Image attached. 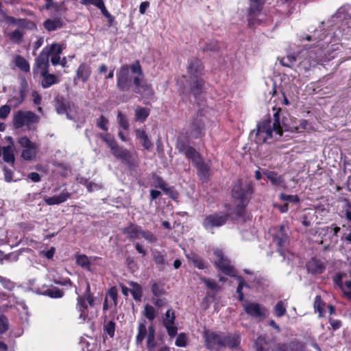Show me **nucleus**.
<instances>
[{
    "label": "nucleus",
    "instance_id": "5",
    "mask_svg": "<svg viewBox=\"0 0 351 351\" xmlns=\"http://www.w3.org/2000/svg\"><path fill=\"white\" fill-rule=\"evenodd\" d=\"M132 71L134 76V84H135V91L142 96L149 98L153 95V90L149 84L141 83L142 71L138 62L132 64Z\"/></svg>",
    "mask_w": 351,
    "mask_h": 351
},
{
    "label": "nucleus",
    "instance_id": "41",
    "mask_svg": "<svg viewBox=\"0 0 351 351\" xmlns=\"http://www.w3.org/2000/svg\"><path fill=\"white\" fill-rule=\"evenodd\" d=\"M297 61V57L294 54H288L280 60V64L287 67H291Z\"/></svg>",
    "mask_w": 351,
    "mask_h": 351
},
{
    "label": "nucleus",
    "instance_id": "34",
    "mask_svg": "<svg viewBox=\"0 0 351 351\" xmlns=\"http://www.w3.org/2000/svg\"><path fill=\"white\" fill-rule=\"evenodd\" d=\"M37 66L43 70V72L49 65V56L43 49L36 60Z\"/></svg>",
    "mask_w": 351,
    "mask_h": 351
},
{
    "label": "nucleus",
    "instance_id": "28",
    "mask_svg": "<svg viewBox=\"0 0 351 351\" xmlns=\"http://www.w3.org/2000/svg\"><path fill=\"white\" fill-rule=\"evenodd\" d=\"M282 351H306L304 345L298 341H293L280 347Z\"/></svg>",
    "mask_w": 351,
    "mask_h": 351
},
{
    "label": "nucleus",
    "instance_id": "16",
    "mask_svg": "<svg viewBox=\"0 0 351 351\" xmlns=\"http://www.w3.org/2000/svg\"><path fill=\"white\" fill-rule=\"evenodd\" d=\"M175 319L176 317L173 311L171 309L167 310L163 319V324L167 329L168 335L171 337H175L177 334L178 329L174 325Z\"/></svg>",
    "mask_w": 351,
    "mask_h": 351
},
{
    "label": "nucleus",
    "instance_id": "2",
    "mask_svg": "<svg viewBox=\"0 0 351 351\" xmlns=\"http://www.w3.org/2000/svg\"><path fill=\"white\" fill-rule=\"evenodd\" d=\"M188 72L192 79L191 83V93L195 97L199 95L203 90L204 82L198 76L202 71V62L199 60L193 58L190 60L187 67Z\"/></svg>",
    "mask_w": 351,
    "mask_h": 351
},
{
    "label": "nucleus",
    "instance_id": "42",
    "mask_svg": "<svg viewBox=\"0 0 351 351\" xmlns=\"http://www.w3.org/2000/svg\"><path fill=\"white\" fill-rule=\"evenodd\" d=\"M116 324L113 320L104 321V330L110 337H113L115 332Z\"/></svg>",
    "mask_w": 351,
    "mask_h": 351
},
{
    "label": "nucleus",
    "instance_id": "47",
    "mask_svg": "<svg viewBox=\"0 0 351 351\" xmlns=\"http://www.w3.org/2000/svg\"><path fill=\"white\" fill-rule=\"evenodd\" d=\"M9 38L12 42L19 44L23 40V32L19 29H16L9 34Z\"/></svg>",
    "mask_w": 351,
    "mask_h": 351
},
{
    "label": "nucleus",
    "instance_id": "33",
    "mask_svg": "<svg viewBox=\"0 0 351 351\" xmlns=\"http://www.w3.org/2000/svg\"><path fill=\"white\" fill-rule=\"evenodd\" d=\"M112 154L119 159L126 160L130 158L129 152L122 147H119L118 145L115 146L111 149Z\"/></svg>",
    "mask_w": 351,
    "mask_h": 351
},
{
    "label": "nucleus",
    "instance_id": "39",
    "mask_svg": "<svg viewBox=\"0 0 351 351\" xmlns=\"http://www.w3.org/2000/svg\"><path fill=\"white\" fill-rule=\"evenodd\" d=\"M198 169V171H199V175L200 176V178L204 180H206L208 177V173H209V167H208L207 165L203 163L202 162V160L199 161V164L198 165H195Z\"/></svg>",
    "mask_w": 351,
    "mask_h": 351
},
{
    "label": "nucleus",
    "instance_id": "9",
    "mask_svg": "<svg viewBox=\"0 0 351 351\" xmlns=\"http://www.w3.org/2000/svg\"><path fill=\"white\" fill-rule=\"evenodd\" d=\"M134 75L132 71V65H123L117 73V86L121 90H128L134 80Z\"/></svg>",
    "mask_w": 351,
    "mask_h": 351
},
{
    "label": "nucleus",
    "instance_id": "51",
    "mask_svg": "<svg viewBox=\"0 0 351 351\" xmlns=\"http://www.w3.org/2000/svg\"><path fill=\"white\" fill-rule=\"evenodd\" d=\"M80 182L86 186V188L89 192L97 191L101 189L100 184L97 183L92 182H88L87 180L83 179L80 180Z\"/></svg>",
    "mask_w": 351,
    "mask_h": 351
},
{
    "label": "nucleus",
    "instance_id": "54",
    "mask_svg": "<svg viewBox=\"0 0 351 351\" xmlns=\"http://www.w3.org/2000/svg\"><path fill=\"white\" fill-rule=\"evenodd\" d=\"M237 278L239 282V285L237 289V292L239 294V300L242 301L243 300L244 295L241 291L243 287L244 286H247V285L245 284L244 280L241 276H237Z\"/></svg>",
    "mask_w": 351,
    "mask_h": 351
},
{
    "label": "nucleus",
    "instance_id": "19",
    "mask_svg": "<svg viewBox=\"0 0 351 351\" xmlns=\"http://www.w3.org/2000/svg\"><path fill=\"white\" fill-rule=\"evenodd\" d=\"M70 197L71 193L66 189H64L59 195L45 198V202L49 206L58 205L65 202Z\"/></svg>",
    "mask_w": 351,
    "mask_h": 351
},
{
    "label": "nucleus",
    "instance_id": "52",
    "mask_svg": "<svg viewBox=\"0 0 351 351\" xmlns=\"http://www.w3.org/2000/svg\"><path fill=\"white\" fill-rule=\"evenodd\" d=\"M56 109L58 114H62L66 113L68 119H73V117H71L69 115V114L67 111L66 106L64 104L58 101L56 105Z\"/></svg>",
    "mask_w": 351,
    "mask_h": 351
},
{
    "label": "nucleus",
    "instance_id": "59",
    "mask_svg": "<svg viewBox=\"0 0 351 351\" xmlns=\"http://www.w3.org/2000/svg\"><path fill=\"white\" fill-rule=\"evenodd\" d=\"M10 106L8 105H3L0 107V119H5L10 113Z\"/></svg>",
    "mask_w": 351,
    "mask_h": 351
},
{
    "label": "nucleus",
    "instance_id": "55",
    "mask_svg": "<svg viewBox=\"0 0 351 351\" xmlns=\"http://www.w3.org/2000/svg\"><path fill=\"white\" fill-rule=\"evenodd\" d=\"M0 283L2 285V286L10 291H12L15 287L14 283L11 281L10 279L3 278L0 276Z\"/></svg>",
    "mask_w": 351,
    "mask_h": 351
},
{
    "label": "nucleus",
    "instance_id": "43",
    "mask_svg": "<svg viewBox=\"0 0 351 351\" xmlns=\"http://www.w3.org/2000/svg\"><path fill=\"white\" fill-rule=\"evenodd\" d=\"M143 315L150 321L155 319L156 312L154 306L150 304H146L143 312Z\"/></svg>",
    "mask_w": 351,
    "mask_h": 351
},
{
    "label": "nucleus",
    "instance_id": "22",
    "mask_svg": "<svg viewBox=\"0 0 351 351\" xmlns=\"http://www.w3.org/2000/svg\"><path fill=\"white\" fill-rule=\"evenodd\" d=\"M123 234L127 235L129 239H139L142 232L140 226L135 224H130L128 226L121 230Z\"/></svg>",
    "mask_w": 351,
    "mask_h": 351
},
{
    "label": "nucleus",
    "instance_id": "61",
    "mask_svg": "<svg viewBox=\"0 0 351 351\" xmlns=\"http://www.w3.org/2000/svg\"><path fill=\"white\" fill-rule=\"evenodd\" d=\"M186 336L184 333H181L178 336L175 343L178 347H185L186 346Z\"/></svg>",
    "mask_w": 351,
    "mask_h": 351
},
{
    "label": "nucleus",
    "instance_id": "27",
    "mask_svg": "<svg viewBox=\"0 0 351 351\" xmlns=\"http://www.w3.org/2000/svg\"><path fill=\"white\" fill-rule=\"evenodd\" d=\"M241 341V338L238 335H224V343L223 347H228L233 349L237 348Z\"/></svg>",
    "mask_w": 351,
    "mask_h": 351
},
{
    "label": "nucleus",
    "instance_id": "46",
    "mask_svg": "<svg viewBox=\"0 0 351 351\" xmlns=\"http://www.w3.org/2000/svg\"><path fill=\"white\" fill-rule=\"evenodd\" d=\"M99 137L108 145L112 149L117 145L114 138L110 134H100Z\"/></svg>",
    "mask_w": 351,
    "mask_h": 351
},
{
    "label": "nucleus",
    "instance_id": "44",
    "mask_svg": "<svg viewBox=\"0 0 351 351\" xmlns=\"http://www.w3.org/2000/svg\"><path fill=\"white\" fill-rule=\"evenodd\" d=\"M43 80L42 82V85L44 88H48L56 82V78L54 75L46 74L45 72H43Z\"/></svg>",
    "mask_w": 351,
    "mask_h": 351
},
{
    "label": "nucleus",
    "instance_id": "25",
    "mask_svg": "<svg viewBox=\"0 0 351 351\" xmlns=\"http://www.w3.org/2000/svg\"><path fill=\"white\" fill-rule=\"evenodd\" d=\"M135 134L136 138L141 141V143L145 149H150L153 147V144L145 130L136 129Z\"/></svg>",
    "mask_w": 351,
    "mask_h": 351
},
{
    "label": "nucleus",
    "instance_id": "60",
    "mask_svg": "<svg viewBox=\"0 0 351 351\" xmlns=\"http://www.w3.org/2000/svg\"><path fill=\"white\" fill-rule=\"evenodd\" d=\"M107 298H110L113 300L114 304L117 305V289L115 287H111L108 292Z\"/></svg>",
    "mask_w": 351,
    "mask_h": 351
},
{
    "label": "nucleus",
    "instance_id": "6",
    "mask_svg": "<svg viewBox=\"0 0 351 351\" xmlns=\"http://www.w3.org/2000/svg\"><path fill=\"white\" fill-rule=\"evenodd\" d=\"M250 193V187L247 185H242L239 182L232 189V197L235 201V206L239 214L248 202V194Z\"/></svg>",
    "mask_w": 351,
    "mask_h": 351
},
{
    "label": "nucleus",
    "instance_id": "24",
    "mask_svg": "<svg viewBox=\"0 0 351 351\" xmlns=\"http://www.w3.org/2000/svg\"><path fill=\"white\" fill-rule=\"evenodd\" d=\"M10 145L2 147L3 158L5 162L14 164L15 158L14 154V147L12 138H8Z\"/></svg>",
    "mask_w": 351,
    "mask_h": 351
},
{
    "label": "nucleus",
    "instance_id": "37",
    "mask_svg": "<svg viewBox=\"0 0 351 351\" xmlns=\"http://www.w3.org/2000/svg\"><path fill=\"white\" fill-rule=\"evenodd\" d=\"M76 263L77 264L88 270H90V261L89 258L84 254H79L76 256Z\"/></svg>",
    "mask_w": 351,
    "mask_h": 351
},
{
    "label": "nucleus",
    "instance_id": "64",
    "mask_svg": "<svg viewBox=\"0 0 351 351\" xmlns=\"http://www.w3.org/2000/svg\"><path fill=\"white\" fill-rule=\"evenodd\" d=\"M265 343V340L263 337H258L255 343L256 350L257 351H265V348L264 344Z\"/></svg>",
    "mask_w": 351,
    "mask_h": 351
},
{
    "label": "nucleus",
    "instance_id": "56",
    "mask_svg": "<svg viewBox=\"0 0 351 351\" xmlns=\"http://www.w3.org/2000/svg\"><path fill=\"white\" fill-rule=\"evenodd\" d=\"M141 237H143L146 241L149 243H154L156 241V237L149 231L142 230Z\"/></svg>",
    "mask_w": 351,
    "mask_h": 351
},
{
    "label": "nucleus",
    "instance_id": "62",
    "mask_svg": "<svg viewBox=\"0 0 351 351\" xmlns=\"http://www.w3.org/2000/svg\"><path fill=\"white\" fill-rule=\"evenodd\" d=\"M10 103L13 105L14 108L18 107L20 104H21L23 101V95L21 93L18 96H14L12 99H10Z\"/></svg>",
    "mask_w": 351,
    "mask_h": 351
},
{
    "label": "nucleus",
    "instance_id": "31",
    "mask_svg": "<svg viewBox=\"0 0 351 351\" xmlns=\"http://www.w3.org/2000/svg\"><path fill=\"white\" fill-rule=\"evenodd\" d=\"M155 328L151 325L148 327V335L147 339V348L148 351H154L156 347Z\"/></svg>",
    "mask_w": 351,
    "mask_h": 351
},
{
    "label": "nucleus",
    "instance_id": "20",
    "mask_svg": "<svg viewBox=\"0 0 351 351\" xmlns=\"http://www.w3.org/2000/svg\"><path fill=\"white\" fill-rule=\"evenodd\" d=\"M5 20L8 23L17 25L22 28L34 30L36 29V25L32 21L25 19H16L13 16H6Z\"/></svg>",
    "mask_w": 351,
    "mask_h": 351
},
{
    "label": "nucleus",
    "instance_id": "49",
    "mask_svg": "<svg viewBox=\"0 0 351 351\" xmlns=\"http://www.w3.org/2000/svg\"><path fill=\"white\" fill-rule=\"evenodd\" d=\"M153 257L155 263L160 266H164L165 264V256L162 252H154Z\"/></svg>",
    "mask_w": 351,
    "mask_h": 351
},
{
    "label": "nucleus",
    "instance_id": "40",
    "mask_svg": "<svg viewBox=\"0 0 351 351\" xmlns=\"http://www.w3.org/2000/svg\"><path fill=\"white\" fill-rule=\"evenodd\" d=\"M15 64L20 69L23 71L27 72L29 71V65L27 61L21 56H16L15 58Z\"/></svg>",
    "mask_w": 351,
    "mask_h": 351
},
{
    "label": "nucleus",
    "instance_id": "8",
    "mask_svg": "<svg viewBox=\"0 0 351 351\" xmlns=\"http://www.w3.org/2000/svg\"><path fill=\"white\" fill-rule=\"evenodd\" d=\"M204 338L206 341V347L210 351H219L223 348L224 343V335L223 333H217L210 330H205Z\"/></svg>",
    "mask_w": 351,
    "mask_h": 351
},
{
    "label": "nucleus",
    "instance_id": "1",
    "mask_svg": "<svg viewBox=\"0 0 351 351\" xmlns=\"http://www.w3.org/2000/svg\"><path fill=\"white\" fill-rule=\"evenodd\" d=\"M283 131L278 120H275L273 123L270 121H262L257 125L256 141L271 143L280 138Z\"/></svg>",
    "mask_w": 351,
    "mask_h": 351
},
{
    "label": "nucleus",
    "instance_id": "38",
    "mask_svg": "<svg viewBox=\"0 0 351 351\" xmlns=\"http://www.w3.org/2000/svg\"><path fill=\"white\" fill-rule=\"evenodd\" d=\"M189 261L194 264V265L199 269L206 268V265L205 262L197 255L191 254L187 255Z\"/></svg>",
    "mask_w": 351,
    "mask_h": 351
},
{
    "label": "nucleus",
    "instance_id": "57",
    "mask_svg": "<svg viewBox=\"0 0 351 351\" xmlns=\"http://www.w3.org/2000/svg\"><path fill=\"white\" fill-rule=\"evenodd\" d=\"M280 198L283 201L289 202L298 203L300 201L298 195H286L284 193H282L280 195Z\"/></svg>",
    "mask_w": 351,
    "mask_h": 351
},
{
    "label": "nucleus",
    "instance_id": "13",
    "mask_svg": "<svg viewBox=\"0 0 351 351\" xmlns=\"http://www.w3.org/2000/svg\"><path fill=\"white\" fill-rule=\"evenodd\" d=\"M301 55L303 59L300 61V64L305 70L310 69L321 61L322 53H317L315 50L302 51H301Z\"/></svg>",
    "mask_w": 351,
    "mask_h": 351
},
{
    "label": "nucleus",
    "instance_id": "30",
    "mask_svg": "<svg viewBox=\"0 0 351 351\" xmlns=\"http://www.w3.org/2000/svg\"><path fill=\"white\" fill-rule=\"evenodd\" d=\"M250 2V14L252 16H257L261 11L263 6L265 3L264 0H249Z\"/></svg>",
    "mask_w": 351,
    "mask_h": 351
},
{
    "label": "nucleus",
    "instance_id": "11",
    "mask_svg": "<svg viewBox=\"0 0 351 351\" xmlns=\"http://www.w3.org/2000/svg\"><path fill=\"white\" fill-rule=\"evenodd\" d=\"M243 307L246 314L256 319H263L269 314L265 306L256 302L245 301L243 303Z\"/></svg>",
    "mask_w": 351,
    "mask_h": 351
},
{
    "label": "nucleus",
    "instance_id": "35",
    "mask_svg": "<svg viewBox=\"0 0 351 351\" xmlns=\"http://www.w3.org/2000/svg\"><path fill=\"white\" fill-rule=\"evenodd\" d=\"M130 285L132 287L131 293L134 299L136 301H140L142 297V288L136 282H130Z\"/></svg>",
    "mask_w": 351,
    "mask_h": 351
},
{
    "label": "nucleus",
    "instance_id": "36",
    "mask_svg": "<svg viewBox=\"0 0 351 351\" xmlns=\"http://www.w3.org/2000/svg\"><path fill=\"white\" fill-rule=\"evenodd\" d=\"M149 114L148 109L142 107H138L135 110L136 120L140 122H143Z\"/></svg>",
    "mask_w": 351,
    "mask_h": 351
},
{
    "label": "nucleus",
    "instance_id": "10",
    "mask_svg": "<svg viewBox=\"0 0 351 351\" xmlns=\"http://www.w3.org/2000/svg\"><path fill=\"white\" fill-rule=\"evenodd\" d=\"M76 310L78 313L77 319L80 323H84L97 317V313L89 310L88 304L85 302V298L79 295L77 298Z\"/></svg>",
    "mask_w": 351,
    "mask_h": 351
},
{
    "label": "nucleus",
    "instance_id": "15",
    "mask_svg": "<svg viewBox=\"0 0 351 351\" xmlns=\"http://www.w3.org/2000/svg\"><path fill=\"white\" fill-rule=\"evenodd\" d=\"M177 148L180 153L184 154L188 158L192 160L195 165L199 164L201 158L194 148L180 141L178 142Z\"/></svg>",
    "mask_w": 351,
    "mask_h": 351
},
{
    "label": "nucleus",
    "instance_id": "26",
    "mask_svg": "<svg viewBox=\"0 0 351 351\" xmlns=\"http://www.w3.org/2000/svg\"><path fill=\"white\" fill-rule=\"evenodd\" d=\"M146 321L141 320L138 326V333L136 337V343L137 345L142 344L145 337L147 338L148 328H147Z\"/></svg>",
    "mask_w": 351,
    "mask_h": 351
},
{
    "label": "nucleus",
    "instance_id": "12",
    "mask_svg": "<svg viewBox=\"0 0 351 351\" xmlns=\"http://www.w3.org/2000/svg\"><path fill=\"white\" fill-rule=\"evenodd\" d=\"M228 216L226 214H211L206 216L202 225L208 231H212L214 228H218L226 223Z\"/></svg>",
    "mask_w": 351,
    "mask_h": 351
},
{
    "label": "nucleus",
    "instance_id": "48",
    "mask_svg": "<svg viewBox=\"0 0 351 351\" xmlns=\"http://www.w3.org/2000/svg\"><path fill=\"white\" fill-rule=\"evenodd\" d=\"M286 306L282 301H279L274 307L275 315L280 317L283 316L286 313Z\"/></svg>",
    "mask_w": 351,
    "mask_h": 351
},
{
    "label": "nucleus",
    "instance_id": "3",
    "mask_svg": "<svg viewBox=\"0 0 351 351\" xmlns=\"http://www.w3.org/2000/svg\"><path fill=\"white\" fill-rule=\"evenodd\" d=\"M39 120V117L32 111L19 110L14 114L13 125L16 128L26 127L32 130Z\"/></svg>",
    "mask_w": 351,
    "mask_h": 351
},
{
    "label": "nucleus",
    "instance_id": "32",
    "mask_svg": "<svg viewBox=\"0 0 351 351\" xmlns=\"http://www.w3.org/2000/svg\"><path fill=\"white\" fill-rule=\"evenodd\" d=\"M62 26V22L60 19H47L44 23V27L48 31H55Z\"/></svg>",
    "mask_w": 351,
    "mask_h": 351
},
{
    "label": "nucleus",
    "instance_id": "45",
    "mask_svg": "<svg viewBox=\"0 0 351 351\" xmlns=\"http://www.w3.org/2000/svg\"><path fill=\"white\" fill-rule=\"evenodd\" d=\"M325 304L322 302L320 296L317 295L314 301V308L315 311L319 313V317L323 316L324 312Z\"/></svg>",
    "mask_w": 351,
    "mask_h": 351
},
{
    "label": "nucleus",
    "instance_id": "14",
    "mask_svg": "<svg viewBox=\"0 0 351 351\" xmlns=\"http://www.w3.org/2000/svg\"><path fill=\"white\" fill-rule=\"evenodd\" d=\"M205 117L202 115H197L194 118L189 125V135L193 138H198L205 134Z\"/></svg>",
    "mask_w": 351,
    "mask_h": 351
},
{
    "label": "nucleus",
    "instance_id": "17",
    "mask_svg": "<svg viewBox=\"0 0 351 351\" xmlns=\"http://www.w3.org/2000/svg\"><path fill=\"white\" fill-rule=\"evenodd\" d=\"M44 49L48 56L51 57V62L52 64H58L60 58V55L62 53L63 49L62 45L58 43H53L49 47H45Z\"/></svg>",
    "mask_w": 351,
    "mask_h": 351
},
{
    "label": "nucleus",
    "instance_id": "50",
    "mask_svg": "<svg viewBox=\"0 0 351 351\" xmlns=\"http://www.w3.org/2000/svg\"><path fill=\"white\" fill-rule=\"evenodd\" d=\"M47 295L52 298H60L63 296V291L57 288L49 289L45 291Z\"/></svg>",
    "mask_w": 351,
    "mask_h": 351
},
{
    "label": "nucleus",
    "instance_id": "23",
    "mask_svg": "<svg viewBox=\"0 0 351 351\" xmlns=\"http://www.w3.org/2000/svg\"><path fill=\"white\" fill-rule=\"evenodd\" d=\"M308 271L314 274H322L326 269V263L320 260L312 258L307 264Z\"/></svg>",
    "mask_w": 351,
    "mask_h": 351
},
{
    "label": "nucleus",
    "instance_id": "7",
    "mask_svg": "<svg viewBox=\"0 0 351 351\" xmlns=\"http://www.w3.org/2000/svg\"><path fill=\"white\" fill-rule=\"evenodd\" d=\"M213 254L215 256L214 261L217 267L226 275L236 276L234 267L231 265L227 257L223 255V252L218 248H215L213 250Z\"/></svg>",
    "mask_w": 351,
    "mask_h": 351
},
{
    "label": "nucleus",
    "instance_id": "21",
    "mask_svg": "<svg viewBox=\"0 0 351 351\" xmlns=\"http://www.w3.org/2000/svg\"><path fill=\"white\" fill-rule=\"evenodd\" d=\"M91 72V68L88 64H80L76 71V76L74 81L81 80L82 82L85 83L90 76Z\"/></svg>",
    "mask_w": 351,
    "mask_h": 351
},
{
    "label": "nucleus",
    "instance_id": "29",
    "mask_svg": "<svg viewBox=\"0 0 351 351\" xmlns=\"http://www.w3.org/2000/svg\"><path fill=\"white\" fill-rule=\"evenodd\" d=\"M264 174L274 185L282 187L285 186V182L281 176H278L276 173L269 171H265Z\"/></svg>",
    "mask_w": 351,
    "mask_h": 351
},
{
    "label": "nucleus",
    "instance_id": "58",
    "mask_svg": "<svg viewBox=\"0 0 351 351\" xmlns=\"http://www.w3.org/2000/svg\"><path fill=\"white\" fill-rule=\"evenodd\" d=\"M108 123V120L104 117V116H101L97 121V125L101 130L104 131L108 130L107 124Z\"/></svg>",
    "mask_w": 351,
    "mask_h": 351
},
{
    "label": "nucleus",
    "instance_id": "63",
    "mask_svg": "<svg viewBox=\"0 0 351 351\" xmlns=\"http://www.w3.org/2000/svg\"><path fill=\"white\" fill-rule=\"evenodd\" d=\"M152 291L156 296H160L164 293L162 287L157 283H154L152 285Z\"/></svg>",
    "mask_w": 351,
    "mask_h": 351
},
{
    "label": "nucleus",
    "instance_id": "4",
    "mask_svg": "<svg viewBox=\"0 0 351 351\" xmlns=\"http://www.w3.org/2000/svg\"><path fill=\"white\" fill-rule=\"evenodd\" d=\"M18 143L21 147V158L27 161L33 160L36 158L39 151L38 145L32 141L27 136L19 137Z\"/></svg>",
    "mask_w": 351,
    "mask_h": 351
},
{
    "label": "nucleus",
    "instance_id": "18",
    "mask_svg": "<svg viewBox=\"0 0 351 351\" xmlns=\"http://www.w3.org/2000/svg\"><path fill=\"white\" fill-rule=\"evenodd\" d=\"M274 241L276 243L278 246L280 248L279 252L280 254L285 256L283 248L286 247L288 244V237L287 235L286 227L285 226H280L279 232L274 236Z\"/></svg>",
    "mask_w": 351,
    "mask_h": 351
},
{
    "label": "nucleus",
    "instance_id": "53",
    "mask_svg": "<svg viewBox=\"0 0 351 351\" xmlns=\"http://www.w3.org/2000/svg\"><path fill=\"white\" fill-rule=\"evenodd\" d=\"M117 122L123 129L126 130L129 128V123L126 117L120 112L117 115Z\"/></svg>",
    "mask_w": 351,
    "mask_h": 351
}]
</instances>
